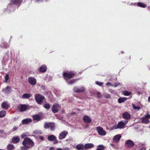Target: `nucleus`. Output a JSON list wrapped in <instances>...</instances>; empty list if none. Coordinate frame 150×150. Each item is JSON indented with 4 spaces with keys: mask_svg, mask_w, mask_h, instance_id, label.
Masks as SVG:
<instances>
[{
    "mask_svg": "<svg viewBox=\"0 0 150 150\" xmlns=\"http://www.w3.org/2000/svg\"><path fill=\"white\" fill-rule=\"evenodd\" d=\"M124 53V52H122V53Z\"/></svg>",
    "mask_w": 150,
    "mask_h": 150,
    "instance_id": "55",
    "label": "nucleus"
},
{
    "mask_svg": "<svg viewBox=\"0 0 150 150\" xmlns=\"http://www.w3.org/2000/svg\"><path fill=\"white\" fill-rule=\"evenodd\" d=\"M149 150H150V149H149Z\"/></svg>",
    "mask_w": 150,
    "mask_h": 150,
    "instance_id": "56",
    "label": "nucleus"
},
{
    "mask_svg": "<svg viewBox=\"0 0 150 150\" xmlns=\"http://www.w3.org/2000/svg\"><path fill=\"white\" fill-rule=\"evenodd\" d=\"M47 139L51 142H54V144H57L58 143V141L56 137L53 135H49L47 137Z\"/></svg>",
    "mask_w": 150,
    "mask_h": 150,
    "instance_id": "7",
    "label": "nucleus"
},
{
    "mask_svg": "<svg viewBox=\"0 0 150 150\" xmlns=\"http://www.w3.org/2000/svg\"><path fill=\"white\" fill-rule=\"evenodd\" d=\"M146 118H147L148 119L149 118H150V115L147 114L145 116Z\"/></svg>",
    "mask_w": 150,
    "mask_h": 150,
    "instance_id": "44",
    "label": "nucleus"
},
{
    "mask_svg": "<svg viewBox=\"0 0 150 150\" xmlns=\"http://www.w3.org/2000/svg\"><path fill=\"white\" fill-rule=\"evenodd\" d=\"M31 96V95L28 93H24L22 96V98L23 99H28Z\"/></svg>",
    "mask_w": 150,
    "mask_h": 150,
    "instance_id": "25",
    "label": "nucleus"
},
{
    "mask_svg": "<svg viewBox=\"0 0 150 150\" xmlns=\"http://www.w3.org/2000/svg\"><path fill=\"white\" fill-rule=\"evenodd\" d=\"M86 88L83 87H78L75 86L73 88V91L75 93H82L84 92Z\"/></svg>",
    "mask_w": 150,
    "mask_h": 150,
    "instance_id": "5",
    "label": "nucleus"
},
{
    "mask_svg": "<svg viewBox=\"0 0 150 150\" xmlns=\"http://www.w3.org/2000/svg\"><path fill=\"white\" fill-rule=\"evenodd\" d=\"M134 144L133 142L130 140H128L125 143V145L126 147L129 148H131L134 146Z\"/></svg>",
    "mask_w": 150,
    "mask_h": 150,
    "instance_id": "8",
    "label": "nucleus"
},
{
    "mask_svg": "<svg viewBox=\"0 0 150 150\" xmlns=\"http://www.w3.org/2000/svg\"><path fill=\"white\" fill-rule=\"evenodd\" d=\"M83 120L84 122L86 123H90L91 122V120L89 117L86 115L83 116Z\"/></svg>",
    "mask_w": 150,
    "mask_h": 150,
    "instance_id": "13",
    "label": "nucleus"
},
{
    "mask_svg": "<svg viewBox=\"0 0 150 150\" xmlns=\"http://www.w3.org/2000/svg\"><path fill=\"white\" fill-rule=\"evenodd\" d=\"M40 139L42 140H44V137H43L40 136Z\"/></svg>",
    "mask_w": 150,
    "mask_h": 150,
    "instance_id": "51",
    "label": "nucleus"
},
{
    "mask_svg": "<svg viewBox=\"0 0 150 150\" xmlns=\"http://www.w3.org/2000/svg\"><path fill=\"white\" fill-rule=\"evenodd\" d=\"M0 132L1 133H3L4 131H3V130H0Z\"/></svg>",
    "mask_w": 150,
    "mask_h": 150,
    "instance_id": "54",
    "label": "nucleus"
},
{
    "mask_svg": "<svg viewBox=\"0 0 150 150\" xmlns=\"http://www.w3.org/2000/svg\"><path fill=\"white\" fill-rule=\"evenodd\" d=\"M123 94L125 96H129L132 93L130 92H129L127 91H124Z\"/></svg>",
    "mask_w": 150,
    "mask_h": 150,
    "instance_id": "35",
    "label": "nucleus"
},
{
    "mask_svg": "<svg viewBox=\"0 0 150 150\" xmlns=\"http://www.w3.org/2000/svg\"><path fill=\"white\" fill-rule=\"evenodd\" d=\"M54 148L53 147H51L50 148V150H54Z\"/></svg>",
    "mask_w": 150,
    "mask_h": 150,
    "instance_id": "49",
    "label": "nucleus"
},
{
    "mask_svg": "<svg viewBox=\"0 0 150 150\" xmlns=\"http://www.w3.org/2000/svg\"><path fill=\"white\" fill-rule=\"evenodd\" d=\"M13 129L14 131H15L17 129V127L15 126L13 127Z\"/></svg>",
    "mask_w": 150,
    "mask_h": 150,
    "instance_id": "50",
    "label": "nucleus"
},
{
    "mask_svg": "<svg viewBox=\"0 0 150 150\" xmlns=\"http://www.w3.org/2000/svg\"><path fill=\"white\" fill-rule=\"evenodd\" d=\"M20 140V138L18 136L14 137L12 139V142L13 144H16L18 143L19 142Z\"/></svg>",
    "mask_w": 150,
    "mask_h": 150,
    "instance_id": "21",
    "label": "nucleus"
},
{
    "mask_svg": "<svg viewBox=\"0 0 150 150\" xmlns=\"http://www.w3.org/2000/svg\"><path fill=\"white\" fill-rule=\"evenodd\" d=\"M121 137L120 134H118L115 136L113 139V142L114 143H117L119 142Z\"/></svg>",
    "mask_w": 150,
    "mask_h": 150,
    "instance_id": "14",
    "label": "nucleus"
},
{
    "mask_svg": "<svg viewBox=\"0 0 150 150\" xmlns=\"http://www.w3.org/2000/svg\"><path fill=\"white\" fill-rule=\"evenodd\" d=\"M25 136H26V135L25 134H23L21 135V137L22 138H23Z\"/></svg>",
    "mask_w": 150,
    "mask_h": 150,
    "instance_id": "48",
    "label": "nucleus"
},
{
    "mask_svg": "<svg viewBox=\"0 0 150 150\" xmlns=\"http://www.w3.org/2000/svg\"><path fill=\"white\" fill-rule=\"evenodd\" d=\"M68 132L66 131H64L61 132L59 134V139H62L66 137L68 134Z\"/></svg>",
    "mask_w": 150,
    "mask_h": 150,
    "instance_id": "10",
    "label": "nucleus"
},
{
    "mask_svg": "<svg viewBox=\"0 0 150 150\" xmlns=\"http://www.w3.org/2000/svg\"><path fill=\"white\" fill-rule=\"evenodd\" d=\"M109 91L110 92L112 93H114L115 92L114 90L112 89H109Z\"/></svg>",
    "mask_w": 150,
    "mask_h": 150,
    "instance_id": "41",
    "label": "nucleus"
},
{
    "mask_svg": "<svg viewBox=\"0 0 150 150\" xmlns=\"http://www.w3.org/2000/svg\"><path fill=\"white\" fill-rule=\"evenodd\" d=\"M1 107L7 110L9 108L10 106L7 102L5 101L2 103Z\"/></svg>",
    "mask_w": 150,
    "mask_h": 150,
    "instance_id": "19",
    "label": "nucleus"
},
{
    "mask_svg": "<svg viewBox=\"0 0 150 150\" xmlns=\"http://www.w3.org/2000/svg\"><path fill=\"white\" fill-rule=\"evenodd\" d=\"M20 0H11V3L13 4H18Z\"/></svg>",
    "mask_w": 150,
    "mask_h": 150,
    "instance_id": "32",
    "label": "nucleus"
},
{
    "mask_svg": "<svg viewBox=\"0 0 150 150\" xmlns=\"http://www.w3.org/2000/svg\"><path fill=\"white\" fill-rule=\"evenodd\" d=\"M51 125V123H45L44 125V127L46 129L49 128Z\"/></svg>",
    "mask_w": 150,
    "mask_h": 150,
    "instance_id": "33",
    "label": "nucleus"
},
{
    "mask_svg": "<svg viewBox=\"0 0 150 150\" xmlns=\"http://www.w3.org/2000/svg\"><path fill=\"white\" fill-rule=\"evenodd\" d=\"M105 147L103 145H99L97 146L96 150H104Z\"/></svg>",
    "mask_w": 150,
    "mask_h": 150,
    "instance_id": "29",
    "label": "nucleus"
},
{
    "mask_svg": "<svg viewBox=\"0 0 150 150\" xmlns=\"http://www.w3.org/2000/svg\"><path fill=\"white\" fill-rule=\"evenodd\" d=\"M56 150H62V149L59 148H58Z\"/></svg>",
    "mask_w": 150,
    "mask_h": 150,
    "instance_id": "52",
    "label": "nucleus"
},
{
    "mask_svg": "<svg viewBox=\"0 0 150 150\" xmlns=\"http://www.w3.org/2000/svg\"><path fill=\"white\" fill-rule=\"evenodd\" d=\"M100 93L99 92H97V98H100Z\"/></svg>",
    "mask_w": 150,
    "mask_h": 150,
    "instance_id": "43",
    "label": "nucleus"
},
{
    "mask_svg": "<svg viewBox=\"0 0 150 150\" xmlns=\"http://www.w3.org/2000/svg\"><path fill=\"white\" fill-rule=\"evenodd\" d=\"M127 99L126 97H120L118 99V102L120 103H122L126 101Z\"/></svg>",
    "mask_w": 150,
    "mask_h": 150,
    "instance_id": "24",
    "label": "nucleus"
},
{
    "mask_svg": "<svg viewBox=\"0 0 150 150\" xmlns=\"http://www.w3.org/2000/svg\"><path fill=\"white\" fill-rule=\"evenodd\" d=\"M9 75L8 74H6L5 76V79L6 81H7L9 79Z\"/></svg>",
    "mask_w": 150,
    "mask_h": 150,
    "instance_id": "39",
    "label": "nucleus"
},
{
    "mask_svg": "<svg viewBox=\"0 0 150 150\" xmlns=\"http://www.w3.org/2000/svg\"><path fill=\"white\" fill-rule=\"evenodd\" d=\"M106 85H108V86H112V85L110 83V82H107L106 83Z\"/></svg>",
    "mask_w": 150,
    "mask_h": 150,
    "instance_id": "46",
    "label": "nucleus"
},
{
    "mask_svg": "<svg viewBox=\"0 0 150 150\" xmlns=\"http://www.w3.org/2000/svg\"><path fill=\"white\" fill-rule=\"evenodd\" d=\"M135 4H136L138 6L143 8H145L146 6V4L141 2H138L135 3Z\"/></svg>",
    "mask_w": 150,
    "mask_h": 150,
    "instance_id": "28",
    "label": "nucleus"
},
{
    "mask_svg": "<svg viewBox=\"0 0 150 150\" xmlns=\"http://www.w3.org/2000/svg\"><path fill=\"white\" fill-rule=\"evenodd\" d=\"M132 107H133V108L134 109H137L138 110H139L140 109V107H136L135 106V105H133Z\"/></svg>",
    "mask_w": 150,
    "mask_h": 150,
    "instance_id": "38",
    "label": "nucleus"
},
{
    "mask_svg": "<svg viewBox=\"0 0 150 150\" xmlns=\"http://www.w3.org/2000/svg\"><path fill=\"white\" fill-rule=\"evenodd\" d=\"M32 121V120L31 119L26 118L22 120V123L23 125H25L31 122Z\"/></svg>",
    "mask_w": 150,
    "mask_h": 150,
    "instance_id": "17",
    "label": "nucleus"
},
{
    "mask_svg": "<svg viewBox=\"0 0 150 150\" xmlns=\"http://www.w3.org/2000/svg\"><path fill=\"white\" fill-rule=\"evenodd\" d=\"M79 79H73L71 80L69 82H68V84H72L73 83H74L76 81H77Z\"/></svg>",
    "mask_w": 150,
    "mask_h": 150,
    "instance_id": "34",
    "label": "nucleus"
},
{
    "mask_svg": "<svg viewBox=\"0 0 150 150\" xmlns=\"http://www.w3.org/2000/svg\"><path fill=\"white\" fill-rule=\"evenodd\" d=\"M103 97L106 98H109L111 97V95L106 93H105L103 96Z\"/></svg>",
    "mask_w": 150,
    "mask_h": 150,
    "instance_id": "36",
    "label": "nucleus"
},
{
    "mask_svg": "<svg viewBox=\"0 0 150 150\" xmlns=\"http://www.w3.org/2000/svg\"><path fill=\"white\" fill-rule=\"evenodd\" d=\"M22 144L23 146L21 147V150H28L32 148L35 145L34 142L28 137L24 138Z\"/></svg>",
    "mask_w": 150,
    "mask_h": 150,
    "instance_id": "1",
    "label": "nucleus"
},
{
    "mask_svg": "<svg viewBox=\"0 0 150 150\" xmlns=\"http://www.w3.org/2000/svg\"><path fill=\"white\" fill-rule=\"evenodd\" d=\"M11 89L10 87L7 86L4 88L2 89V92L5 94L8 95L11 92Z\"/></svg>",
    "mask_w": 150,
    "mask_h": 150,
    "instance_id": "12",
    "label": "nucleus"
},
{
    "mask_svg": "<svg viewBox=\"0 0 150 150\" xmlns=\"http://www.w3.org/2000/svg\"><path fill=\"white\" fill-rule=\"evenodd\" d=\"M96 130L98 134L100 135H105L106 134L105 131L103 129V128L100 126L96 128Z\"/></svg>",
    "mask_w": 150,
    "mask_h": 150,
    "instance_id": "9",
    "label": "nucleus"
},
{
    "mask_svg": "<svg viewBox=\"0 0 150 150\" xmlns=\"http://www.w3.org/2000/svg\"><path fill=\"white\" fill-rule=\"evenodd\" d=\"M76 148L79 150L83 149L84 148V145L83 144H80L77 145Z\"/></svg>",
    "mask_w": 150,
    "mask_h": 150,
    "instance_id": "27",
    "label": "nucleus"
},
{
    "mask_svg": "<svg viewBox=\"0 0 150 150\" xmlns=\"http://www.w3.org/2000/svg\"><path fill=\"white\" fill-rule=\"evenodd\" d=\"M32 117L34 120H36L37 121H40L41 119V116L38 114L33 115Z\"/></svg>",
    "mask_w": 150,
    "mask_h": 150,
    "instance_id": "23",
    "label": "nucleus"
},
{
    "mask_svg": "<svg viewBox=\"0 0 150 150\" xmlns=\"http://www.w3.org/2000/svg\"><path fill=\"white\" fill-rule=\"evenodd\" d=\"M76 74V73L74 71H66L63 72L62 75L64 79L67 81L75 76Z\"/></svg>",
    "mask_w": 150,
    "mask_h": 150,
    "instance_id": "2",
    "label": "nucleus"
},
{
    "mask_svg": "<svg viewBox=\"0 0 150 150\" xmlns=\"http://www.w3.org/2000/svg\"><path fill=\"white\" fill-rule=\"evenodd\" d=\"M6 112L4 110H1L0 112V117H4L6 115Z\"/></svg>",
    "mask_w": 150,
    "mask_h": 150,
    "instance_id": "30",
    "label": "nucleus"
},
{
    "mask_svg": "<svg viewBox=\"0 0 150 150\" xmlns=\"http://www.w3.org/2000/svg\"><path fill=\"white\" fill-rule=\"evenodd\" d=\"M120 83H119L118 82L117 83H115L113 85V86L115 87H116L118 86L119 85H120Z\"/></svg>",
    "mask_w": 150,
    "mask_h": 150,
    "instance_id": "40",
    "label": "nucleus"
},
{
    "mask_svg": "<svg viewBox=\"0 0 150 150\" xmlns=\"http://www.w3.org/2000/svg\"><path fill=\"white\" fill-rule=\"evenodd\" d=\"M126 123H125L122 121L119 122H118L117 125H114L113 126V129L123 128L126 124Z\"/></svg>",
    "mask_w": 150,
    "mask_h": 150,
    "instance_id": "4",
    "label": "nucleus"
},
{
    "mask_svg": "<svg viewBox=\"0 0 150 150\" xmlns=\"http://www.w3.org/2000/svg\"><path fill=\"white\" fill-rule=\"evenodd\" d=\"M94 146V145L92 143H87L84 145V148L86 149L91 148Z\"/></svg>",
    "mask_w": 150,
    "mask_h": 150,
    "instance_id": "22",
    "label": "nucleus"
},
{
    "mask_svg": "<svg viewBox=\"0 0 150 150\" xmlns=\"http://www.w3.org/2000/svg\"><path fill=\"white\" fill-rule=\"evenodd\" d=\"M14 146L12 144H9L7 146L8 150H12L14 149Z\"/></svg>",
    "mask_w": 150,
    "mask_h": 150,
    "instance_id": "31",
    "label": "nucleus"
},
{
    "mask_svg": "<svg viewBox=\"0 0 150 150\" xmlns=\"http://www.w3.org/2000/svg\"><path fill=\"white\" fill-rule=\"evenodd\" d=\"M122 117L123 118L126 120L129 119L131 118V115L128 112H125L122 114Z\"/></svg>",
    "mask_w": 150,
    "mask_h": 150,
    "instance_id": "15",
    "label": "nucleus"
},
{
    "mask_svg": "<svg viewBox=\"0 0 150 150\" xmlns=\"http://www.w3.org/2000/svg\"><path fill=\"white\" fill-rule=\"evenodd\" d=\"M146 148L145 147H143L141 148L139 150H146Z\"/></svg>",
    "mask_w": 150,
    "mask_h": 150,
    "instance_id": "45",
    "label": "nucleus"
},
{
    "mask_svg": "<svg viewBox=\"0 0 150 150\" xmlns=\"http://www.w3.org/2000/svg\"><path fill=\"white\" fill-rule=\"evenodd\" d=\"M28 81L29 83L32 85H34L36 83V79L32 77H30L28 79Z\"/></svg>",
    "mask_w": 150,
    "mask_h": 150,
    "instance_id": "11",
    "label": "nucleus"
},
{
    "mask_svg": "<svg viewBox=\"0 0 150 150\" xmlns=\"http://www.w3.org/2000/svg\"><path fill=\"white\" fill-rule=\"evenodd\" d=\"M63 150H70V149L69 148L65 147L63 149Z\"/></svg>",
    "mask_w": 150,
    "mask_h": 150,
    "instance_id": "47",
    "label": "nucleus"
},
{
    "mask_svg": "<svg viewBox=\"0 0 150 150\" xmlns=\"http://www.w3.org/2000/svg\"><path fill=\"white\" fill-rule=\"evenodd\" d=\"M61 107V105L57 103H54L53 104L52 107V111L54 113L58 112L59 109Z\"/></svg>",
    "mask_w": 150,
    "mask_h": 150,
    "instance_id": "6",
    "label": "nucleus"
},
{
    "mask_svg": "<svg viewBox=\"0 0 150 150\" xmlns=\"http://www.w3.org/2000/svg\"><path fill=\"white\" fill-rule=\"evenodd\" d=\"M29 106L28 105L25 104H21L20 106V111L23 112L25 111L28 108Z\"/></svg>",
    "mask_w": 150,
    "mask_h": 150,
    "instance_id": "16",
    "label": "nucleus"
},
{
    "mask_svg": "<svg viewBox=\"0 0 150 150\" xmlns=\"http://www.w3.org/2000/svg\"><path fill=\"white\" fill-rule=\"evenodd\" d=\"M51 105L50 104L45 102L43 105V107L47 110H49L50 108Z\"/></svg>",
    "mask_w": 150,
    "mask_h": 150,
    "instance_id": "26",
    "label": "nucleus"
},
{
    "mask_svg": "<svg viewBox=\"0 0 150 150\" xmlns=\"http://www.w3.org/2000/svg\"><path fill=\"white\" fill-rule=\"evenodd\" d=\"M96 83L100 86H101L103 84V83L99 82L98 81H96Z\"/></svg>",
    "mask_w": 150,
    "mask_h": 150,
    "instance_id": "37",
    "label": "nucleus"
},
{
    "mask_svg": "<svg viewBox=\"0 0 150 150\" xmlns=\"http://www.w3.org/2000/svg\"><path fill=\"white\" fill-rule=\"evenodd\" d=\"M39 71L41 73H44L47 70V67L45 65H42L39 68Z\"/></svg>",
    "mask_w": 150,
    "mask_h": 150,
    "instance_id": "18",
    "label": "nucleus"
},
{
    "mask_svg": "<svg viewBox=\"0 0 150 150\" xmlns=\"http://www.w3.org/2000/svg\"><path fill=\"white\" fill-rule=\"evenodd\" d=\"M35 98L37 103L39 105L42 104L43 100L45 99V97L40 94H36L35 96Z\"/></svg>",
    "mask_w": 150,
    "mask_h": 150,
    "instance_id": "3",
    "label": "nucleus"
},
{
    "mask_svg": "<svg viewBox=\"0 0 150 150\" xmlns=\"http://www.w3.org/2000/svg\"><path fill=\"white\" fill-rule=\"evenodd\" d=\"M148 101L149 102H150V96L148 97Z\"/></svg>",
    "mask_w": 150,
    "mask_h": 150,
    "instance_id": "53",
    "label": "nucleus"
},
{
    "mask_svg": "<svg viewBox=\"0 0 150 150\" xmlns=\"http://www.w3.org/2000/svg\"><path fill=\"white\" fill-rule=\"evenodd\" d=\"M142 122L143 123L147 124L150 123L149 120L146 118L145 117L141 118Z\"/></svg>",
    "mask_w": 150,
    "mask_h": 150,
    "instance_id": "20",
    "label": "nucleus"
},
{
    "mask_svg": "<svg viewBox=\"0 0 150 150\" xmlns=\"http://www.w3.org/2000/svg\"><path fill=\"white\" fill-rule=\"evenodd\" d=\"M55 126L54 125H51L50 127L51 128V130H54V128Z\"/></svg>",
    "mask_w": 150,
    "mask_h": 150,
    "instance_id": "42",
    "label": "nucleus"
}]
</instances>
